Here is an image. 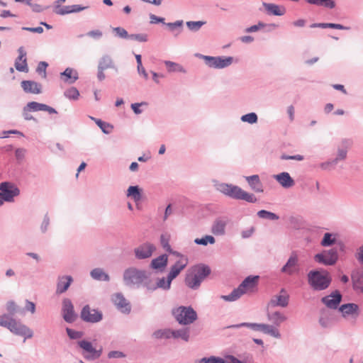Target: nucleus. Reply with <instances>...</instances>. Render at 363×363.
Listing matches in <instances>:
<instances>
[{
	"instance_id": "6ab92c4d",
	"label": "nucleus",
	"mask_w": 363,
	"mask_h": 363,
	"mask_svg": "<svg viewBox=\"0 0 363 363\" xmlns=\"http://www.w3.org/2000/svg\"><path fill=\"white\" fill-rule=\"evenodd\" d=\"M271 304L274 306L285 307L289 303V296L284 290H281L280 293L272 297L270 301Z\"/></svg>"
},
{
	"instance_id": "423d86ee",
	"label": "nucleus",
	"mask_w": 363,
	"mask_h": 363,
	"mask_svg": "<svg viewBox=\"0 0 363 363\" xmlns=\"http://www.w3.org/2000/svg\"><path fill=\"white\" fill-rule=\"evenodd\" d=\"M0 205L3 201H12L13 197L19 194V189L12 183L2 182L0 184Z\"/></svg>"
},
{
	"instance_id": "9b49d317",
	"label": "nucleus",
	"mask_w": 363,
	"mask_h": 363,
	"mask_svg": "<svg viewBox=\"0 0 363 363\" xmlns=\"http://www.w3.org/2000/svg\"><path fill=\"white\" fill-rule=\"evenodd\" d=\"M156 250L155 245L150 242H145L134 250L135 257L139 259L150 257Z\"/></svg>"
},
{
	"instance_id": "e2e57ef3",
	"label": "nucleus",
	"mask_w": 363,
	"mask_h": 363,
	"mask_svg": "<svg viewBox=\"0 0 363 363\" xmlns=\"http://www.w3.org/2000/svg\"><path fill=\"white\" fill-rule=\"evenodd\" d=\"M125 355L120 351H111L108 353V358H121L124 357Z\"/></svg>"
},
{
	"instance_id": "f03ea898",
	"label": "nucleus",
	"mask_w": 363,
	"mask_h": 363,
	"mask_svg": "<svg viewBox=\"0 0 363 363\" xmlns=\"http://www.w3.org/2000/svg\"><path fill=\"white\" fill-rule=\"evenodd\" d=\"M258 279V276L247 277L230 294L223 296L222 298L227 301H233L238 299L243 294L254 292L257 289Z\"/></svg>"
},
{
	"instance_id": "f3484780",
	"label": "nucleus",
	"mask_w": 363,
	"mask_h": 363,
	"mask_svg": "<svg viewBox=\"0 0 363 363\" xmlns=\"http://www.w3.org/2000/svg\"><path fill=\"white\" fill-rule=\"evenodd\" d=\"M21 87L26 93L38 94L42 91L40 84L31 80H23L21 83Z\"/></svg>"
},
{
	"instance_id": "09e8293b",
	"label": "nucleus",
	"mask_w": 363,
	"mask_h": 363,
	"mask_svg": "<svg viewBox=\"0 0 363 363\" xmlns=\"http://www.w3.org/2000/svg\"><path fill=\"white\" fill-rule=\"evenodd\" d=\"M160 242H161L162 246L163 247V248L165 250H167V252H169L171 253L173 252L172 251L171 247H170V245L169 244V236L164 235H161Z\"/></svg>"
},
{
	"instance_id": "39448f33",
	"label": "nucleus",
	"mask_w": 363,
	"mask_h": 363,
	"mask_svg": "<svg viewBox=\"0 0 363 363\" xmlns=\"http://www.w3.org/2000/svg\"><path fill=\"white\" fill-rule=\"evenodd\" d=\"M172 313L176 320L182 325L191 324L197 318L196 311L191 307H178L173 310Z\"/></svg>"
},
{
	"instance_id": "a18cd8bd",
	"label": "nucleus",
	"mask_w": 363,
	"mask_h": 363,
	"mask_svg": "<svg viewBox=\"0 0 363 363\" xmlns=\"http://www.w3.org/2000/svg\"><path fill=\"white\" fill-rule=\"evenodd\" d=\"M241 120L243 122H247L252 124L257 122V116L255 113H250L242 116Z\"/></svg>"
},
{
	"instance_id": "c03bdc74",
	"label": "nucleus",
	"mask_w": 363,
	"mask_h": 363,
	"mask_svg": "<svg viewBox=\"0 0 363 363\" xmlns=\"http://www.w3.org/2000/svg\"><path fill=\"white\" fill-rule=\"evenodd\" d=\"M65 96L69 99L76 100L79 96V92L75 87H70L65 91Z\"/></svg>"
},
{
	"instance_id": "37998d69",
	"label": "nucleus",
	"mask_w": 363,
	"mask_h": 363,
	"mask_svg": "<svg viewBox=\"0 0 363 363\" xmlns=\"http://www.w3.org/2000/svg\"><path fill=\"white\" fill-rule=\"evenodd\" d=\"M194 242L198 245H206L208 243L214 244L215 238L211 235H206L201 238L195 239Z\"/></svg>"
},
{
	"instance_id": "0e129e2a",
	"label": "nucleus",
	"mask_w": 363,
	"mask_h": 363,
	"mask_svg": "<svg viewBox=\"0 0 363 363\" xmlns=\"http://www.w3.org/2000/svg\"><path fill=\"white\" fill-rule=\"evenodd\" d=\"M98 79L100 81H102L105 79V74L104 73V69H106V67L103 66V64H99L98 67Z\"/></svg>"
},
{
	"instance_id": "aec40b11",
	"label": "nucleus",
	"mask_w": 363,
	"mask_h": 363,
	"mask_svg": "<svg viewBox=\"0 0 363 363\" xmlns=\"http://www.w3.org/2000/svg\"><path fill=\"white\" fill-rule=\"evenodd\" d=\"M228 220L225 218H218L213 223L211 232L216 235H222L225 233V226Z\"/></svg>"
},
{
	"instance_id": "0eeeda50",
	"label": "nucleus",
	"mask_w": 363,
	"mask_h": 363,
	"mask_svg": "<svg viewBox=\"0 0 363 363\" xmlns=\"http://www.w3.org/2000/svg\"><path fill=\"white\" fill-rule=\"evenodd\" d=\"M78 345L83 350L82 354L86 359H96L101 355V347L96 349L91 342L86 340L79 341Z\"/></svg>"
},
{
	"instance_id": "cd10ccee",
	"label": "nucleus",
	"mask_w": 363,
	"mask_h": 363,
	"mask_svg": "<svg viewBox=\"0 0 363 363\" xmlns=\"http://www.w3.org/2000/svg\"><path fill=\"white\" fill-rule=\"evenodd\" d=\"M72 281V279L69 276L60 278L57 286V293L62 294L66 291L69 288Z\"/></svg>"
},
{
	"instance_id": "58836bf2",
	"label": "nucleus",
	"mask_w": 363,
	"mask_h": 363,
	"mask_svg": "<svg viewBox=\"0 0 363 363\" xmlns=\"http://www.w3.org/2000/svg\"><path fill=\"white\" fill-rule=\"evenodd\" d=\"M164 65L167 67V69L169 72H184L185 70L180 65L171 62V61H165Z\"/></svg>"
},
{
	"instance_id": "3c124183",
	"label": "nucleus",
	"mask_w": 363,
	"mask_h": 363,
	"mask_svg": "<svg viewBox=\"0 0 363 363\" xmlns=\"http://www.w3.org/2000/svg\"><path fill=\"white\" fill-rule=\"evenodd\" d=\"M48 65V63L45 62H40L37 67V72L41 74L43 78L46 77V69Z\"/></svg>"
},
{
	"instance_id": "49530a36",
	"label": "nucleus",
	"mask_w": 363,
	"mask_h": 363,
	"mask_svg": "<svg viewBox=\"0 0 363 363\" xmlns=\"http://www.w3.org/2000/svg\"><path fill=\"white\" fill-rule=\"evenodd\" d=\"M240 326H246V327H248L254 330H257V331H262L263 328H266L265 324L248 323H244L237 325V327H240Z\"/></svg>"
},
{
	"instance_id": "680f3d73",
	"label": "nucleus",
	"mask_w": 363,
	"mask_h": 363,
	"mask_svg": "<svg viewBox=\"0 0 363 363\" xmlns=\"http://www.w3.org/2000/svg\"><path fill=\"white\" fill-rule=\"evenodd\" d=\"M30 112H31L30 109H28V106L26 105L23 108V116L26 120H27V121L34 120V118L30 113Z\"/></svg>"
},
{
	"instance_id": "ddd939ff",
	"label": "nucleus",
	"mask_w": 363,
	"mask_h": 363,
	"mask_svg": "<svg viewBox=\"0 0 363 363\" xmlns=\"http://www.w3.org/2000/svg\"><path fill=\"white\" fill-rule=\"evenodd\" d=\"M207 65L211 67L214 68H223L230 65L233 62V58L230 57L221 58L215 57H204Z\"/></svg>"
},
{
	"instance_id": "1a4fd4ad",
	"label": "nucleus",
	"mask_w": 363,
	"mask_h": 363,
	"mask_svg": "<svg viewBox=\"0 0 363 363\" xmlns=\"http://www.w3.org/2000/svg\"><path fill=\"white\" fill-rule=\"evenodd\" d=\"M123 278L127 284H138L145 278V272L135 268H130L125 271Z\"/></svg>"
},
{
	"instance_id": "774afa93",
	"label": "nucleus",
	"mask_w": 363,
	"mask_h": 363,
	"mask_svg": "<svg viewBox=\"0 0 363 363\" xmlns=\"http://www.w3.org/2000/svg\"><path fill=\"white\" fill-rule=\"evenodd\" d=\"M224 363H242L238 359L235 358L233 356L226 357L225 359H223Z\"/></svg>"
},
{
	"instance_id": "f257e3e1",
	"label": "nucleus",
	"mask_w": 363,
	"mask_h": 363,
	"mask_svg": "<svg viewBox=\"0 0 363 363\" xmlns=\"http://www.w3.org/2000/svg\"><path fill=\"white\" fill-rule=\"evenodd\" d=\"M218 191L222 194L238 200H243L249 203H255L257 198L254 194L248 193L240 187L228 184H219L216 186Z\"/></svg>"
},
{
	"instance_id": "4c0bfd02",
	"label": "nucleus",
	"mask_w": 363,
	"mask_h": 363,
	"mask_svg": "<svg viewBox=\"0 0 363 363\" xmlns=\"http://www.w3.org/2000/svg\"><path fill=\"white\" fill-rule=\"evenodd\" d=\"M170 337L181 338L185 341H188L189 335L186 330H178L170 331Z\"/></svg>"
},
{
	"instance_id": "e433bc0d",
	"label": "nucleus",
	"mask_w": 363,
	"mask_h": 363,
	"mask_svg": "<svg viewBox=\"0 0 363 363\" xmlns=\"http://www.w3.org/2000/svg\"><path fill=\"white\" fill-rule=\"evenodd\" d=\"M357 309V306L354 303H348L341 306L340 308V311L344 315L352 314L356 312Z\"/></svg>"
},
{
	"instance_id": "393cba45",
	"label": "nucleus",
	"mask_w": 363,
	"mask_h": 363,
	"mask_svg": "<svg viewBox=\"0 0 363 363\" xmlns=\"http://www.w3.org/2000/svg\"><path fill=\"white\" fill-rule=\"evenodd\" d=\"M61 79L66 83L72 84L78 79V73L72 68H67L61 73Z\"/></svg>"
},
{
	"instance_id": "72a5a7b5",
	"label": "nucleus",
	"mask_w": 363,
	"mask_h": 363,
	"mask_svg": "<svg viewBox=\"0 0 363 363\" xmlns=\"http://www.w3.org/2000/svg\"><path fill=\"white\" fill-rule=\"evenodd\" d=\"M310 4L316 6H322L329 9H333L335 6V3L333 0H306Z\"/></svg>"
},
{
	"instance_id": "c756f323",
	"label": "nucleus",
	"mask_w": 363,
	"mask_h": 363,
	"mask_svg": "<svg viewBox=\"0 0 363 363\" xmlns=\"http://www.w3.org/2000/svg\"><path fill=\"white\" fill-rule=\"evenodd\" d=\"M185 282L191 289H196L201 284L200 279H198L197 277L192 272L186 275Z\"/></svg>"
},
{
	"instance_id": "9d476101",
	"label": "nucleus",
	"mask_w": 363,
	"mask_h": 363,
	"mask_svg": "<svg viewBox=\"0 0 363 363\" xmlns=\"http://www.w3.org/2000/svg\"><path fill=\"white\" fill-rule=\"evenodd\" d=\"M102 313L96 309H91L89 305L85 306L81 312V318L88 323H97L102 319Z\"/></svg>"
},
{
	"instance_id": "6e6d98bb",
	"label": "nucleus",
	"mask_w": 363,
	"mask_h": 363,
	"mask_svg": "<svg viewBox=\"0 0 363 363\" xmlns=\"http://www.w3.org/2000/svg\"><path fill=\"white\" fill-rule=\"evenodd\" d=\"M129 38L135 40L140 42H146L147 40V36L145 34H134L130 35Z\"/></svg>"
},
{
	"instance_id": "5701e85b",
	"label": "nucleus",
	"mask_w": 363,
	"mask_h": 363,
	"mask_svg": "<svg viewBox=\"0 0 363 363\" xmlns=\"http://www.w3.org/2000/svg\"><path fill=\"white\" fill-rule=\"evenodd\" d=\"M276 180L284 188H289L294 184V179L287 172H282L274 176Z\"/></svg>"
},
{
	"instance_id": "ea45409f",
	"label": "nucleus",
	"mask_w": 363,
	"mask_h": 363,
	"mask_svg": "<svg viewBox=\"0 0 363 363\" xmlns=\"http://www.w3.org/2000/svg\"><path fill=\"white\" fill-rule=\"evenodd\" d=\"M265 327L266 328H263L262 329L263 333L269 334L271 336L274 337L276 338L280 337V333L276 328L267 324H265Z\"/></svg>"
},
{
	"instance_id": "6e6552de",
	"label": "nucleus",
	"mask_w": 363,
	"mask_h": 363,
	"mask_svg": "<svg viewBox=\"0 0 363 363\" xmlns=\"http://www.w3.org/2000/svg\"><path fill=\"white\" fill-rule=\"evenodd\" d=\"M172 254L177 257V261L175 264L171 267L169 272L170 279H174L176 278L189 263L187 257L177 252H173Z\"/></svg>"
},
{
	"instance_id": "473e14b6",
	"label": "nucleus",
	"mask_w": 363,
	"mask_h": 363,
	"mask_svg": "<svg viewBox=\"0 0 363 363\" xmlns=\"http://www.w3.org/2000/svg\"><path fill=\"white\" fill-rule=\"evenodd\" d=\"M127 196L132 197L135 202H138L141 200L140 190L137 186H130L128 189Z\"/></svg>"
},
{
	"instance_id": "69168bd1",
	"label": "nucleus",
	"mask_w": 363,
	"mask_h": 363,
	"mask_svg": "<svg viewBox=\"0 0 363 363\" xmlns=\"http://www.w3.org/2000/svg\"><path fill=\"white\" fill-rule=\"evenodd\" d=\"M67 333L69 337L72 339H77L80 337V333L77 331L73 330L69 328H67Z\"/></svg>"
},
{
	"instance_id": "a878e982",
	"label": "nucleus",
	"mask_w": 363,
	"mask_h": 363,
	"mask_svg": "<svg viewBox=\"0 0 363 363\" xmlns=\"http://www.w3.org/2000/svg\"><path fill=\"white\" fill-rule=\"evenodd\" d=\"M245 179L252 190L256 192H263V186L258 175L246 177Z\"/></svg>"
},
{
	"instance_id": "7ed1b4c3",
	"label": "nucleus",
	"mask_w": 363,
	"mask_h": 363,
	"mask_svg": "<svg viewBox=\"0 0 363 363\" xmlns=\"http://www.w3.org/2000/svg\"><path fill=\"white\" fill-rule=\"evenodd\" d=\"M0 326L8 328L11 333L24 337V341L27 338L33 337V331L26 325L18 322L7 315L0 316Z\"/></svg>"
},
{
	"instance_id": "4d7b16f0",
	"label": "nucleus",
	"mask_w": 363,
	"mask_h": 363,
	"mask_svg": "<svg viewBox=\"0 0 363 363\" xmlns=\"http://www.w3.org/2000/svg\"><path fill=\"white\" fill-rule=\"evenodd\" d=\"M86 35L94 39H99L102 37L103 33L100 30H94L88 32Z\"/></svg>"
},
{
	"instance_id": "dca6fc26",
	"label": "nucleus",
	"mask_w": 363,
	"mask_h": 363,
	"mask_svg": "<svg viewBox=\"0 0 363 363\" xmlns=\"http://www.w3.org/2000/svg\"><path fill=\"white\" fill-rule=\"evenodd\" d=\"M18 57L15 61V68L19 72H28V67L26 60V52L23 47L18 50Z\"/></svg>"
},
{
	"instance_id": "4be33fe9",
	"label": "nucleus",
	"mask_w": 363,
	"mask_h": 363,
	"mask_svg": "<svg viewBox=\"0 0 363 363\" xmlns=\"http://www.w3.org/2000/svg\"><path fill=\"white\" fill-rule=\"evenodd\" d=\"M28 109H30L31 111H48L49 113H56L57 111L52 107L44 104L38 103L35 101L29 102L28 104Z\"/></svg>"
},
{
	"instance_id": "603ef678",
	"label": "nucleus",
	"mask_w": 363,
	"mask_h": 363,
	"mask_svg": "<svg viewBox=\"0 0 363 363\" xmlns=\"http://www.w3.org/2000/svg\"><path fill=\"white\" fill-rule=\"evenodd\" d=\"M113 30L120 38H128L130 37V35L128 34V32L123 28L116 27L113 28Z\"/></svg>"
},
{
	"instance_id": "a211bd4d",
	"label": "nucleus",
	"mask_w": 363,
	"mask_h": 363,
	"mask_svg": "<svg viewBox=\"0 0 363 363\" xmlns=\"http://www.w3.org/2000/svg\"><path fill=\"white\" fill-rule=\"evenodd\" d=\"M299 270L298 264V257L296 255L293 254L287 261L286 264L283 267L281 271L288 274H292L298 272Z\"/></svg>"
},
{
	"instance_id": "f8f14e48",
	"label": "nucleus",
	"mask_w": 363,
	"mask_h": 363,
	"mask_svg": "<svg viewBox=\"0 0 363 363\" xmlns=\"http://www.w3.org/2000/svg\"><path fill=\"white\" fill-rule=\"evenodd\" d=\"M316 262L323 263L325 265H333L337 259V255L336 251L330 250L324 251L323 253L317 254L315 256Z\"/></svg>"
},
{
	"instance_id": "7c9ffc66",
	"label": "nucleus",
	"mask_w": 363,
	"mask_h": 363,
	"mask_svg": "<svg viewBox=\"0 0 363 363\" xmlns=\"http://www.w3.org/2000/svg\"><path fill=\"white\" fill-rule=\"evenodd\" d=\"M167 264V256L162 255L154 259L151 262V267L153 269H160L164 267Z\"/></svg>"
},
{
	"instance_id": "bf43d9fd",
	"label": "nucleus",
	"mask_w": 363,
	"mask_h": 363,
	"mask_svg": "<svg viewBox=\"0 0 363 363\" xmlns=\"http://www.w3.org/2000/svg\"><path fill=\"white\" fill-rule=\"evenodd\" d=\"M335 28V29H340V30H342V29H345L346 28H345L343 26L340 25V24H337V23H323V25L321 26V28Z\"/></svg>"
},
{
	"instance_id": "13d9d810",
	"label": "nucleus",
	"mask_w": 363,
	"mask_h": 363,
	"mask_svg": "<svg viewBox=\"0 0 363 363\" xmlns=\"http://www.w3.org/2000/svg\"><path fill=\"white\" fill-rule=\"evenodd\" d=\"M202 363H224L223 359L220 357H211L208 359H203L201 361Z\"/></svg>"
},
{
	"instance_id": "338daca9",
	"label": "nucleus",
	"mask_w": 363,
	"mask_h": 363,
	"mask_svg": "<svg viewBox=\"0 0 363 363\" xmlns=\"http://www.w3.org/2000/svg\"><path fill=\"white\" fill-rule=\"evenodd\" d=\"M6 309L10 313L13 314L16 311V303L13 301L8 302Z\"/></svg>"
},
{
	"instance_id": "2eb2a0df",
	"label": "nucleus",
	"mask_w": 363,
	"mask_h": 363,
	"mask_svg": "<svg viewBox=\"0 0 363 363\" xmlns=\"http://www.w3.org/2000/svg\"><path fill=\"white\" fill-rule=\"evenodd\" d=\"M62 315L65 320L68 323H72L76 319L77 316L74 311V306L69 299L63 301Z\"/></svg>"
},
{
	"instance_id": "4468645a",
	"label": "nucleus",
	"mask_w": 363,
	"mask_h": 363,
	"mask_svg": "<svg viewBox=\"0 0 363 363\" xmlns=\"http://www.w3.org/2000/svg\"><path fill=\"white\" fill-rule=\"evenodd\" d=\"M111 301L121 312L129 313L130 311V303L121 294L117 293L113 294L111 297Z\"/></svg>"
},
{
	"instance_id": "052dcab7",
	"label": "nucleus",
	"mask_w": 363,
	"mask_h": 363,
	"mask_svg": "<svg viewBox=\"0 0 363 363\" xmlns=\"http://www.w3.org/2000/svg\"><path fill=\"white\" fill-rule=\"evenodd\" d=\"M264 24L262 23H259L257 25L252 26L246 29V32L247 33H252V32H256L259 29L262 28L264 27Z\"/></svg>"
},
{
	"instance_id": "412c9836",
	"label": "nucleus",
	"mask_w": 363,
	"mask_h": 363,
	"mask_svg": "<svg viewBox=\"0 0 363 363\" xmlns=\"http://www.w3.org/2000/svg\"><path fill=\"white\" fill-rule=\"evenodd\" d=\"M341 295L338 292H335L330 296L323 297V302L329 308H335L341 301Z\"/></svg>"
},
{
	"instance_id": "20e7f679",
	"label": "nucleus",
	"mask_w": 363,
	"mask_h": 363,
	"mask_svg": "<svg viewBox=\"0 0 363 363\" xmlns=\"http://www.w3.org/2000/svg\"><path fill=\"white\" fill-rule=\"evenodd\" d=\"M308 281L313 289L316 290H323L329 286L331 278L328 272L325 271H315L311 272L308 274Z\"/></svg>"
},
{
	"instance_id": "c85d7f7f",
	"label": "nucleus",
	"mask_w": 363,
	"mask_h": 363,
	"mask_svg": "<svg viewBox=\"0 0 363 363\" xmlns=\"http://www.w3.org/2000/svg\"><path fill=\"white\" fill-rule=\"evenodd\" d=\"M268 319L272 321L274 325L279 326L281 323L286 320V317L284 314L276 311L268 314Z\"/></svg>"
},
{
	"instance_id": "f704fd0d",
	"label": "nucleus",
	"mask_w": 363,
	"mask_h": 363,
	"mask_svg": "<svg viewBox=\"0 0 363 363\" xmlns=\"http://www.w3.org/2000/svg\"><path fill=\"white\" fill-rule=\"evenodd\" d=\"M91 276L93 279L96 280L108 281L109 277L101 269L96 268L91 272Z\"/></svg>"
},
{
	"instance_id": "a19ab883",
	"label": "nucleus",
	"mask_w": 363,
	"mask_h": 363,
	"mask_svg": "<svg viewBox=\"0 0 363 363\" xmlns=\"http://www.w3.org/2000/svg\"><path fill=\"white\" fill-rule=\"evenodd\" d=\"M172 280L173 279H170V274L169 273L167 279H166L164 277L160 279L157 283V286L159 288L169 289L170 288Z\"/></svg>"
},
{
	"instance_id": "2f4dec72",
	"label": "nucleus",
	"mask_w": 363,
	"mask_h": 363,
	"mask_svg": "<svg viewBox=\"0 0 363 363\" xmlns=\"http://www.w3.org/2000/svg\"><path fill=\"white\" fill-rule=\"evenodd\" d=\"M265 9L268 12L276 16H282L285 13V9L274 4H264Z\"/></svg>"
},
{
	"instance_id": "5fc2aeb1",
	"label": "nucleus",
	"mask_w": 363,
	"mask_h": 363,
	"mask_svg": "<svg viewBox=\"0 0 363 363\" xmlns=\"http://www.w3.org/2000/svg\"><path fill=\"white\" fill-rule=\"evenodd\" d=\"M347 157V150L346 149H339L337 152V155L334 160L335 163H337L339 160H343Z\"/></svg>"
},
{
	"instance_id": "de8ad7c7",
	"label": "nucleus",
	"mask_w": 363,
	"mask_h": 363,
	"mask_svg": "<svg viewBox=\"0 0 363 363\" xmlns=\"http://www.w3.org/2000/svg\"><path fill=\"white\" fill-rule=\"evenodd\" d=\"M335 242V238H333V235L330 233H325L321 242L323 246H330Z\"/></svg>"
},
{
	"instance_id": "c9c22d12",
	"label": "nucleus",
	"mask_w": 363,
	"mask_h": 363,
	"mask_svg": "<svg viewBox=\"0 0 363 363\" xmlns=\"http://www.w3.org/2000/svg\"><path fill=\"white\" fill-rule=\"evenodd\" d=\"M91 118L95 121V123L98 125V126L101 129V130L104 133L108 134L112 131L113 127L109 123H107L106 122L102 121L100 119H97L93 117H91Z\"/></svg>"
},
{
	"instance_id": "bb28decb",
	"label": "nucleus",
	"mask_w": 363,
	"mask_h": 363,
	"mask_svg": "<svg viewBox=\"0 0 363 363\" xmlns=\"http://www.w3.org/2000/svg\"><path fill=\"white\" fill-rule=\"evenodd\" d=\"M191 272L197 277L198 279H200V282L209 275L211 269L208 267L204 265L194 267Z\"/></svg>"
},
{
	"instance_id": "864d4df0",
	"label": "nucleus",
	"mask_w": 363,
	"mask_h": 363,
	"mask_svg": "<svg viewBox=\"0 0 363 363\" xmlns=\"http://www.w3.org/2000/svg\"><path fill=\"white\" fill-rule=\"evenodd\" d=\"M153 335L156 338H162V337H170V330H157L154 333Z\"/></svg>"
},
{
	"instance_id": "b1692460",
	"label": "nucleus",
	"mask_w": 363,
	"mask_h": 363,
	"mask_svg": "<svg viewBox=\"0 0 363 363\" xmlns=\"http://www.w3.org/2000/svg\"><path fill=\"white\" fill-rule=\"evenodd\" d=\"M85 7H82L79 5H74L72 6L60 7L57 5L54 7V12L59 15H64L72 12H79L84 10Z\"/></svg>"
},
{
	"instance_id": "8fccbe9b",
	"label": "nucleus",
	"mask_w": 363,
	"mask_h": 363,
	"mask_svg": "<svg viewBox=\"0 0 363 363\" xmlns=\"http://www.w3.org/2000/svg\"><path fill=\"white\" fill-rule=\"evenodd\" d=\"M205 22L203 21H188L186 23L187 27L192 30H199Z\"/></svg>"
},
{
	"instance_id": "79ce46f5",
	"label": "nucleus",
	"mask_w": 363,
	"mask_h": 363,
	"mask_svg": "<svg viewBox=\"0 0 363 363\" xmlns=\"http://www.w3.org/2000/svg\"><path fill=\"white\" fill-rule=\"evenodd\" d=\"M257 216L261 218L269 219V220H277L279 219V216L275 213L265 211L261 210L257 212Z\"/></svg>"
}]
</instances>
